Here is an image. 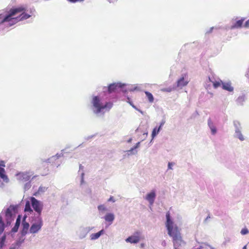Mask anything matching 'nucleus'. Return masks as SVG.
<instances>
[{"instance_id":"f704fd0d","label":"nucleus","mask_w":249,"mask_h":249,"mask_svg":"<svg viewBox=\"0 0 249 249\" xmlns=\"http://www.w3.org/2000/svg\"><path fill=\"white\" fill-rule=\"evenodd\" d=\"M249 231L248 229L246 227L244 228H243L240 231L241 234L243 235L247 234L248 233H249Z\"/></svg>"},{"instance_id":"393cba45","label":"nucleus","mask_w":249,"mask_h":249,"mask_svg":"<svg viewBox=\"0 0 249 249\" xmlns=\"http://www.w3.org/2000/svg\"><path fill=\"white\" fill-rule=\"evenodd\" d=\"M246 100V97L245 95H242L241 96H240L238 97V98L236 100V102L238 105H242L243 102Z\"/></svg>"},{"instance_id":"6e6d98bb","label":"nucleus","mask_w":249,"mask_h":249,"mask_svg":"<svg viewBox=\"0 0 249 249\" xmlns=\"http://www.w3.org/2000/svg\"><path fill=\"white\" fill-rule=\"evenodd\" d=\"M56 157H57V158H58L60 157V155H58V154L55 155Z\"/></svg>"},{"instance_id":"13d9d810","label":"nucleus","mask_w":249,"mask_h":249,"mask_svg":"<svg viewBox=\"0 0 249 249\" xmlns=\"http://www.w3.org/2000/svg\"><path fill=\"white\" fill-rule=\"evenodd\" d=\"M167 91H168V92H170L171 91V89H168L166 90Z\"/></svg>"},{"instance_id":"e2e57ef3","label":"nucleus","mask_w":249,"mask_h":249,"mask_svg":"<svg viewBox=\"0 0 249 249\" xmlns=\"http://www.w3.org/2000/svg\"><path fill=\"white\" fill-rule=\"evenodd\" d=\"M108 1H109L110 2H113V0H108Z\"/></svg>"},{"instance_id":"473e14b6","label":"nucleus","mask_w":249,"mask_h":249,"mask_svg":"<svg viewBox=\"0 0 249 249\" xmlns=\"http://www.w3.org/2000/svg\"><path fill=\"white\" fill-rule=\"evenodd\" d=\"M28 232H29V229L22 228V230L21 231V237L23 238V237L25 235H26L28 233Z\"/></svg>"},{"instance_id":"e433bc0d","label":"nucleus","mask_w":249,"mask_h":249,"mask_svg":"<svg viewBox=\"0 0 249 249\" xmlns=\"http://www.w3.org/2000/svg\"><path fill=\"white\" fill-rule=\"evenodd\" d=\"M19 225H18V224H16L15 223V225L14 227L12 229V231L13 232H17L18 231V229Z\"/></svg>"},{"instance_id":"c756f323","label":"nucleus","mask_w":249,"mask_h":249,"mask_svg":"<svg viewBox=\"0 0 249 249\" xmlns=\"http://www.w3.org/2000/svg\"><path fill=\"white\" fill-rule=\"evenodd\" d=\"M209 80L211 81L213 83V87H214V88H218V87H219L221 85H222V82H223L222 80H219L218 81H215V82H213L211 81V78L209 77Z\"/></svg>"},{"instance_id":"4d7b16f0","label":"nucleus","mask_w":249,"mask_h":249,"mask_svg":"<svg viewBox=\"0 0 249 249\" xmlns=\"http://www.w3.org/2000/svg\"><path fill=\"white\" fill-rule=\"evenodd\" d=\"M243 249H247V245H245V246L243 247Z\"/></svg>"},{"instance_id":"de8ad7c7","label":"nucleus","mask_w":249,"mask_h":249,"mask_svg":"<svg viewBox=\"0 0 249 249\" xmlns=\"http://www.w3.org/2000/svg\"><path fill=\"white\" fill-rule=\"evenodd\" d=\"M166 243L165 242V241H162V243H161V245L163 246H166Z\"/></svg>"},{"instance_id":"a18cd8bd","label":"nucleus","mask_w":249,"mask_h":249,"mask_svg":"<svg viewBox=\"0 0 249 249\" xmlns=\"http://www.w3.org/2000/svg\"><path fill=\"white\" fill-rule=\"evenodd\" d=\"M165 123V121H162L160 124V125L159 126V127H160V129H161V127L163 125V124H164Z\"/></svg>"},{"instance_id":"f03ea898","label":"nucleus","mask_w":249,"mask_h":249,"mask_svg":"<svg viewBox=\"0 0 249 249\" xmlns=\"http://www.w3.org/2000/svg\"><path fill=\"white\" fill-rule=\"evenodd\" d=\"M181 225L182 220L180 217H178L177 219L174 220L171 217L169 212L166 213L165 227L170 237L181 233L179 226Z\"/></svg>"},{"instance_id":"20e7f679","label":"nucleus","mask_w":249,"mask_h":249,"mask_svg":"<svg viewBox=\"0 0 249 249\" xmlns=\"http://www.w3.org/2000/svg\"><path fill=\"white\" fill-rule=\"evenodd\" d=\"M43 225V221L42 217H33L29 233L33 234L37 233L41 230Z\"/></svg>"},{"instance_id":"680f3d73","label":"nucleus","mask_w":249,"mask_h":249,"mask_svg":"<svg viewBox=\"0 0 249 249\" xmlns=\"http://www.w3.org/2000/svg\"><path fill=\"white\" fill-rule=\"evenodd\" d=\"M147 134H148V133H147V132H146V133H144L143 134V135H145L146 136H147Z\"/></svg>"},{"instance_id":"9d476101","label":"nucleus","mask_w":249,"mask_h":249,"mask_svg":"<svg viewBox=\"0 0 249 249\" xmlns=\"http://www.w3.org/2000/svg\"><path fill=\"white\" fill-rule=\"evenodd\" d=\"M93 229L92 227H84V226H81L79 227L76 231V234L77 236L80 238V239H83L84 238L88 233Z\"/></svg>"},{"instance_id":"423d86ee","label":"nucleus","mask_w":249,"mask_h":249,"mask_svg":"<svg viewBox=\"0 0 249 249\" xmlns=\"http://www.w3.org/2000/svg\"><path fill=\"white\" fill-rule=\"evenodd\" d=\"M30 199L32 207L36 213L33 217H41V215L43 207V202L34 197H31Z\"/></svg>"},{"instance_id":"9b49d317","label":"nucleus","mask_w":249,"mask_h":249,"mask_svg":"<svg viewBox=\"0 0 249 249\" xmlns=\"http://www.w3.org/2000/svg\"><path fill=\"white\" fill-rule=\"evenodd\" d=\"M156 197V192L155 190H152L148 193L144 197V199L149 203L150 207L152 206L155 200Z\"/></svg>"},{"instance_id":"5fc2aeb1","label":"nucleus","mask_w":249,"mask_h":249,"mask_svg":"<svg viewBox=\"0 0 249 249\" xmlns=\"http://www.w3.org/2000/svg\"><path fill=\"white\" fill-rule=\"evenodd\" d=\"M138 111H139L141 113H142V114H143V112L141 110L138 109V110H137Z\"/></svg>"},{"instance_id":"58836bf2","label":"nucleus","mask_w":249,"mask_h":249,"mask_svg":"<svg viewBox=\"0 0 249 249\" xmlns=\"http://www.w3.org/2000/svg\"><path fill=\"white\" fill-rule=\"evenodd\" d=\"M175 165V163L169 162L168 163V170H172V167Z\"/></svg>"},{"instance_id":"2eb2a0df","label":"nucleus","mask_w":249,"mask_h":249,"mask_svg":"<svg viewBox=\"0 0 249 249\" xmlns=\"http://www.w3.org/2000/svg\"><path fill=\"white\" fill-rule=\"evenodd\" d=\"M222 89L229 92L233 90V87L231 86V83L230 81L222 82Z\"/></svg>"},{"instance_id":"603ef678","label":"nucleus","mask_w":249,"mask_h":249,"mask_svg":"<svg viewBox=\"0 0 249 249\" xmlns=\"http://www.w3.org/2000/svg\"><path fill=\"white\" fill-rule=\"evenodd\" d=\"M246 75L249 77V70L246 74Z\"/></svg>"},{"instance_id":"c03bdc74","label":"nucleus","mask_w":249,"mask_h":249,"mask_svg":"<svg viewBox=\"0 0 249 249\" xmlns=\"http://www.w3.org/2000/svg\"><path fill=\"white\" fill-rule=\"evenodd\" d=\"M245 27H249V19L246 22V23L245 24Z\"/></svg>"},{"instance_id":"f257e3e1","label":"nucleus","mask_w":249,"mask_h":249,"mask_svg":"<svg viewBox=\"0 0 249 249\" xmlns=\"http://www.w3.org/2000/svg\"><path fill=\"white\" fill-rule=\"evenodd\" d=\"M26 10L25 7L21 6L17 8L11 9L8 14L4 10L0 11V25L4 24L6 27H10L18 21L26 19L31 17L30 15L22 13L19 17L13 18V17L18 13Z\"/></svg>"},{"instance_id":"5701e85b","label":"nucleus","mask_w":249,"mask_h":249,"mask_svg":"<svg viewBox=\"0 0 249 249\" xmlns=\"http://www.w3.org/2000/svg\"><path fill=\"white\" fill-rule=\"evenodd\" d=\"M79 174L81 175V185L84 183V167L82 165H79Z\"/></svg>"},{"instance_id":"ddd939ff","label":"nucleus","mask_w":249,"mask_h":249,"mask_svg":"<svg viewBox=\"0 0 249 249\" xmlns=\"http://www.w3.org/2000/svg\"><path fill=\"white\" fill-rule=\"evenodd\" d=\"M124 85L120 83H113L110 84L108 87V90L109 92L115 91L119 89L122 88Z\"/></svg>"},{"instance_id":"49530a36","label":"nucleus","mask_w":249,"mask_h":249,"mask_svg":"<svg viewBox=\"0 0 249 249\" xmlns=\"http://www.w3.org/2000/svg\"><path fill=\"white\" fill-rule=\"evenodd\" d=\"M213 27H211L210 29V30L209 31H207L206 33H210L212 32L213 30Z\"/></svg>"},{"instance_id":"39448f33","label":"nucleus","mask_w":249,"mask_h":249,"mask_svg":"<svg viewBox=\"0 0 249 249\" xmlns=\"http://www.w3.org/2000/svg\"><path fill=\"white\" fill-rule=\"evenodd\" d=\"M17 206L11 205L5 211V219L7 226H9L14 220L17 212Z\"/></svg>"},{"instance_id":"b1692460","label":"nucleus","mask_w":249,"mask_h":249,"mask_svg":"<svg viewBox=\"0 0 249 249\" xmlns=\"http://www.w3.org/2000/svg\"><path fill=\"white\" fill-rule=\"evenodd\" d=\"M244 19H245L244 18H243L240 20H238L235 23V24L234 25L231 26V28L234 29V28H238L241 27Z\"/></svg>"},{"instance_id":"79ce46f5","label":"nucleus","mask_w":249,"mask_h":249,"mask_svg":"<svg viewBox=\"0 0 249 249\" xmlns=\"http://www.w3.org/2000/svg\"><path fill=\"white\" fill-rule=\"evenodd\" d=\"M131 91L140 90L141 88L138 86H136L133 89H130Z\"/></svg>"},{"instance_id":"864d4df0","label":"nucleus","mask_w":249,"mask_h":249,"mask_svg":"<svg viewBox=\"0 0 249 249\" xmlns=\"http://www.w3.org/2000/svg\"><path fill=\"white\" fill-rule=\"evenodd\" d=\"M138 111H139L141 113H142V114H143V112L141 110L138 109V110H137Z\"/></svg>"},{"instance_id":"bb28decb","label":"nucleus","mask_w":249,"mask_h":249,"mask_svg":"<svg viewBox=\"0 0 249 249\" xmlns=\"http://www.w3.org/2000/svg\"><path fill=\"white\" fill-rule=\"evenodd\" d=\"M47 189H48V187H47L40 186L38 188L37 192L35 193L34 194V195L36 196V195L37 194H43L47 191Z\"/></svg>"},{"instance_id":"0e129e2a","label":"nucleus","mask_w":249,"mask_h":249,"mask_svg":"<svg viewBox=\"0 0 249 249\" xmlns=\"http://www.w3.org/2000/svg\"><path fill=\"white\" fill-rule=\"evenodd\" d=\"M36 177V176H34V177L32 178V179H34Z\"/></svg>"},{"instance_id":"4c0bfd02","label":"nucleus","mask_w":249,"mask_h":249,"mask_svg":"<svg viewBox=\"0 0 249 249\" xmlns=\"http://www.w3.org/2000/svg\"><path fill=\"white\" fill-rule=\"evenodd\" d=\"M128 101H127V103H128L134 108H135L136 110H138V108L132 103V102L130 101L129 98H127Z\"/></svg>"},{"instance_id":"2f4dec72","label":"nucleus","mask_w":249,"mask_h":249,"mask_svg":"<svg viewBox=\"0 0 249 249\" xmlns=\"http://www.w3.org/2000/svg\"><path fill=\"white\" fill-rule=\"evenodd\" d=\"M233 124L235 127V131L237 130V129L241 130V124L238 121H234Z\"/></svg>"},{"instance_id":"6ab92c4d","label":"nucleus","mask_w":249,"mask_h":249,"mask_svg":"<svg viewBox=\"0 0 249 249\" xmlns=\"http://www.w3.org/2000/svg\"><path fill=\"white\" fill-rule=\"evenodd\" d=\"M0 177L5 182L9 181V179L7 176L5 174V170L3 168L1 167L0 165Z\"/></svg>"},{"instance_id":"a878e982","label":"nucleus","mask_w":249,"mask_h":249,"mask_svg":"<svg viewBox=\"0 0 249 249\" xmlns=\"http://www.w3.org/2000/svg\"><path fill=\"white\" fill-rule=\"evenodd\" d=\"M235 137L238 138L240 141H243L244 140V138L243 135L241 133V130H235Z\"/></svg>"},{"instance_id":"1a4fd4ad","label":"nucleus","mask_w":249,"mask_h":249,"mask_svg":"<svg viewBox=\"0 0 249 249\" xmlns=\"http://www.w3.org/2000/svg\"><path fill=\"white\" fill-rule=\"evenodd\" d=\"M34 174V172L33 171L29 170L18 173L16 174V177L18 180L25 182L28 181Z\"/></svg>"},{"instance_id":"052dcab7","label":"nucleus","mask_w":249,"mask_h":249,"mask_svg":"<svg viewBox=\"0 0 249 249\" xmlns=\"http://www.w3.org/2000/svg\"><path fill=\"white\" fill-rule=\"evenodd\" d=\"M209 247H210V249H215L214 248H213V247H212L210 246H209Z\"/></svg>"},{"instance_id":"dca6fc26","label":"nucleus","mask_w":249,"mask_h":249,"mask_svg":"<svg viewBox=\"0 0 249 249\" xmlns=\"http://www.w3.org/2000/svg\"><path fill=\"white\" fill-rule=\"evenodd\" d=\"M103 218L106 222H108L109 225H111L115 219V215L113 213H108L105 215Z\"/></svg>"},{"instance_id":"4be33fe9","label":"nucleus","mask_w":249,"mask_h":249,"mask_svg":"<svg viewBox=\"0 0 249 249\" xmlns=\"http://www.w3.org/2000/svg\"><path fill=\"white\" fill-rule=\"evenodd\" d=\"M98 210L100 214H103L105 212L107 211V208L105 204H101L97 207Z\"/></svg>"},{"instance_id":"7c9ffc66","label":"nucleus","mask_w":249,"mask_h":249,"mask_svg":"<svg viewBox=\"0 0 249 249\" xmlns=\"http://www.w3.org/2000/svg\"><path fill=\"white\" fill-rule=\"evenodd\" d=\"M145 93L147 97L148 98L149 102H150V103L153 102L154 97H153L152 94L148 91H145Z\"/></svg>"},{"instance_id":"a19ab883","label":"nucleus","mask_w":249,"mask_h":249,"mask_svg":"<svg viewBox=\"0 0 249 249\" xmlns=\"http://www.w3.org/2000/svg\"><path fill=\"white\" fill-rule=\"evenodd\" d=\"M115 201L116 199L113 196H110V197L107 200V202H115Z\"/></svg>"},{"instance_id":"72a5a7b5","label":"nucleus","mask_w":249,"mask_h":249,"mask_svg":"<svg viewBox=\"0 0 249 249\" xmlns=\"http://www.w3.org/2000/svg\"><path fill=\"white\" fill-rule=\"evenodd\" d=\"M126 152L128 155H136L137 154L138 152L136 150H135L134 148H133V147L131 148L130 150H127Z\"/></svg>"},{"instance_id":"bf43d9fd","label":"nucleus","mask_w":249,"mask_h":249,"mask_svg":"<svg viewBox=\"0 0 249 249\" xmlns=\"http://www.w3.org/2000/svg\"><path fill=\"white\" fill-rule=\"evenodd\" d=\"M144 244H141V248H143L144 247Z\"/></svg>"},{"instance_id":"09e8293b","label":"nucleus","mask_w":249,"mask_h":249,"mask_svg":"<svg viewBox=\"0 0 249 249\" xmlns=\"http://www.w3.org/2000/svg\"><path fill=\"white\" fill-rule=\"evenodd\" d=\"M210 218V217L209 216H208L206 218V219H205V222H206L207 220H209V218Z\"/></svg>"},{"instance_id":"7ed1b4c3","label":"nucleus","mask_w":249,"mask_h":249,"mask_svg":"<svg viewBox=\"0 0 249 249\" xmlns=\"http://www.w3.org/2000/svg\"><path fill=\"white\" fill-rule=\"evenodd\" d=\"M91 104L93 112L97 115L99 114L103 115L106 112L108 111L113 106V103L111 102L103 104L100 97L98 96H93Z\"/></svg>"},{"instance_id":"0eeeda50","label":"nucleus","mask_w":249,"mask_h":249,"mask_svg":"<svg viewBox=\"0 0 249 249\" xmlns=\"http://www.w3.org/2000/svg\"><path fill=\"white\" fill-rule=\"evenodd\" d=\"M3 214V212L0 214V249H3V248L6 246V235L7 233H2L5 228V224L2 220V215Z\"/></svg>"},{"instance_id":"37998d69","label":"nucleus","mask_w":249,"mask_h":249,"mask_svg":"<svg viewBox=\"0 0 249 249\" xmlns=\"http://www.w3.org/2000/svg\"><path fill=\"white\" fill-rule=\"evenodd\" d=\"M140 142H138L136 144V145L134 146L133 148H134L135 150L138 148L140 146Z\"/></svg>"},{"instance_id":"ea45409f","label":"nucleus","mask_w":249,"mask_h":249,"mask_svg":"<svg viewBox=\"0 0 249 249\" xmlns=\"http://www.w3.org/2000/svg\"><path fill=\"white\" fill-rule=\"evenodd\" d=\"M21 222V216L20 215H18L16 222V224H18V225L20 224Z\"/></svg>"},{"instance_id":"6e6552de","label":"nucleus","mask_w":249,"mask_h":249,"mask_svg":"<svg viewBox=\"0 0 249 249\" xmlns=\"http://www.w3.org/2000/svg\"><path fill=\"white\" fill-rule=\"evenodd\" d=\"M172 239L174 249H181L186 244L183 239L181 233H179L171 237Z\"/></svg>"},{"instance_id":"aec40b11","label":"nucleus","mask_w":249,"mask_h":249,"mask_svg":"<svg viewBox=\"0 0 249 249\" xmlns=\"http://www.w3.org/2000/svg\"><path fill=\"white\" fill-rule=\"evenodd\" d=\"M104 233V230H102L97 233H92L90 235V239L92 240H94L97 239L98 238H99L100 237V236L101 235L103 234Z\"/></svg>"},{"instance_id":"cd10ccee","label":"nucleus","mask_w":249,"mask_h":249,"mask_svg":"<svg viewBox=\"0 0 249 249\" xmlns=\"http://www.w3.org/2000/svg\"><path fill=\"white\" fill-rule=\"evenodd\" d=\"M160 131V127L157 128V127L154 128L152 132V137L154 139L155 137L159 133Z\"/></svg>"},{"instance_id":"3c124183","label":"nucleus","mask_w":249,"mask_h":249,"mask_svg":"<svg viewBox=\"0 0 249 249\" xmlns=\"http://www.w3.org/2000/svg\"><path fill=\"white\" fill-rule=\"evenodd\" d=\"M132 139V138H130L129 140H127V142L130 143L131 142Z\"/></svg>"},{"instance_id":"c85d7f7f","label":"nucleus","mask_w":249,"mask_h":249,"mask_svg":"<svg viewBox=\"0 0 249 249\" xmlns=\"http://www.w3.org/2000/svg\"><path fill=\"white\" fill-rule=\"evenodd\" d=\"M26 217H24L23 220H22V224H21V227L22 228H26V229H30V225L29 224V223H28L27 222H26L25 221V219H26Z\"/></svg>"},{"instance_id":"a211bd4d","label":"nucleus","mask_w":249,"mask_h":249,"mask_svg":"<svg viewBox=\"0 0 249 249\" xmlns=\"http://www.w3.org/2000/svg\"><path fill=\"white\" fill-rule=\"evenodd\" d=\"M140 241V237L138 236L133 235L130 236L125 239L126 242L131 243H137Z\"/></svg>"},{"instance_id":"412c9836","label":"nucleus","mask_w":249,"mask_h":249,"mask_svg":"<svg viewBox=\"0 0 249 249\" xmlns=\"http://www.w3.org/2000/svg\"><path fill=\"white\" fill-rule=\"evenodd\" d=\"M31 200L27 201L25 204L24 211L26 212H28L30 213V214H31L34 213V211L33 209L31 208Z\"/></svg>"},{"instance_id":"8fccbe9b","label":"nucleus","mask_w":249,"mask_h":249,"mask_svg":"<svg viewBox=\"0 0 249 249\" xmlns=\"http://www.w3.org/2000/svg\"><path fill=\"white\" fill-rule=\"evenodd\" d=\"M210 218V217L209 216H208L206 218V219H205V222H206L207 220H209V218Z\"/></svg>"},{"instance_id":"f3484780","label":"nucleus","mask_w":249,"mask_h":249,"mask_svg":"<svg viewBox=\"0 0 249 249\" xmlns=\"http://www.w3.org/2000/svg\"><path fill=\"white\" fill-rule=\"evenodd\" d=\"M188 83V81L185 80L184 76L181 77L177 81V87L181 89L182 87L185 86Z\"/></svg>"},{"instance_id":"c9c22d12","label":"nucleus","mask_w":249,"mask_h":249,"mask_svg":"<svg viewBox=\"0 0 249 249\" xmlns=\"http://www.w3.org/2000/svg\"><path fill=\"white\" fill-rule=\"evenodd\" d=\"M31 182L29 181L24 184V188L25 190H29L31 188Z\"/></svg>"},{"instance_id":"f8f14e48","label":"nucleus","mask_w":249,"mask_h":249,"mask_svg":"<svg viewBox=\"0 0 249 249\" xmlns=\"http://www.w3.org/2000/svg\"><path fill=\"white\" fill-rule=\"evenodd\" d=\"M24 238L20 237L14 243L12 244L9 249H20L21 245L24 243Z\"/></svg>"},{"instance_id":"4468645a","label":"nucleus","mask_w":249,"mask_h":249,"mask_svg":"<svg viewBox=\"0 0 249 249\" xmlns=\"http://www.w3.org/2000/svg\"><path fill=\"white\" fill-rule=\"evenodd\" d=\"M208 125L211 130V134L215 135L217 133V128L210 118L208 120Z\"/></svg>"}]
</instances>
